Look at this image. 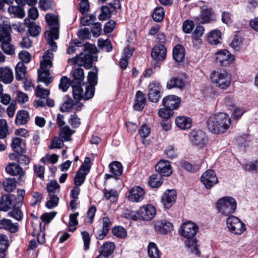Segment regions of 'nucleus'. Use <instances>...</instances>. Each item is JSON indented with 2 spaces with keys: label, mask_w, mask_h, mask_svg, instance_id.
<instances>
[{
  "label": "nucleus",
  "mask_w": 258,
  "mask_h": 258,
  "mask_svg": "<svg viewBox=\"0 0 258 258\" xmlns=\"http://www.w3.org/2000/svg\"><path fill=\"white\" fill-rule=\"evenodd\" d=\"M156 213L155 208L151 205H144L137 211V217L140 220L150 221Z\"/></svg>",
  "instance_id": "6e6552de"
},
{
  "label": "nucleus",
  "mask_w": 258,
  "mask_h": 258,
  "mask_svg": "<svg viewBox=\"0 0 258 258\" xmlns=\"http://www.w3.org/2000/svg\"><path fill=\"white\" fill-rule=\"evenodd\" d=\"M49 196L50 200L46 202V206L49 209H52L57 205L59 198L53 194Z\"/></svg>",
  "instance_id": "338daca9"
},
{
  "label": "nucleus",
  "mask_w": 258,
  "mask_h": 258,
  "mask_svg": "<svg viewBox=\"0 0 258 258\" xmlns=\"http://www.w3.org/2000/svg\"><path fill=\"white\" fill-rule=\"evenodd\" d=\"M82 85L75 84L74 85H71L73 88V95L75 100L79 102L83 99V90L81 87Z\"/></svg>",
  "instance_id": "de8ad7c7"
},
{
  "label": "nucleus",
  "mask_w": 258,
  "mask_h": 258,
  "mask_svg": "<svg viewBox=\"0 0 258 258\" xmlns=\"http://www.w3.org/2000/svg\"><path fill=\"white\" fill-rule=\"evenodd\" d=\"M162 104L165 107L171 108L172 110L178 108L180 104L179 97L174 95L165 97L162 100Z\"/></svg>",
  "instance_id": "6ab92c4d"
},
{
  "label": "nucleus",
  "mask_w": 258,
  "mask_h": 258,
  "mask_svg": "<svg viewBox=\"0 0 258 258\" xmlns=\"http://www.w3.org/2000/svg\"><path fill=\"white\" fill-rule=\"evenodd\" d=\"M231 124V119L224 112H219L211 115L207 120L208 129L214 134L226 132Z\"/></svg>",
  "instance_id": "f03ea898"
},
{
  "label": "nucleus",
  "mask_w": 258,
  "mask_h": 258,
  "mask_svg": "<svg viewBox=\"0 0 258 258\" xmlns=\"http://www.w3.org/2000/svg\"><path fill=\"white\" fill-rule=\"evenodd\" d=\"M49 69L50 68H47L45 69L40 68L42 71L39 69L38 70L39 81L44 83L46 86H48L51 82V78L49 77Z\"/></svg>",
  "instance_id": "473e14b6"
},
{
  "label": "nucleus",
  "mask_w": 258,
  "mask_h": 258,
  "mask_svg": "<svg viewBox=\"0 0 258 258\" xmlns=\"http://www.w3.org/2000/svg\"><path fill=\"white\" fill-rule=\"evenodd\" d=\"M0 228L8 230L12 233H14L18 230L17 226L7 219L0 220Z\"/></svg>",
  "instance_id": "72a5a7b5"
},
{
  "label": "nucleus",
  "mask_w": 258,
  "mask_h": 258,
  "mask_svg": "<svg viewBox=\"0 0 258 258\" xmlns=\"http://www.w3.org/2000/svg\"><path fill=\"white\" fill-rule=\"evenodd\" d=\"M176 191L173 189H168L163 194L161 202L167 209H169L175 203L176 199Z\"/></svg>",
  "instance_id": "2eb2a0df"
},
{
  "label": "nucleus",
  "mask_w": 258,
  "mask_h": 258,
  "mask_svg": "<svg viewBox=\"0 0 258 258\" xmlns=\"http://www.w3.org/2000/svg\"><path fill=\"white\" fill-rule=\"evenodd\" d=\"M191 143L199 148H203L206 145L207 138L205 133L201 130H194L190 134Z\"/></svg>",
  "instance_id": "9d476101"
},
{
  "label": "nucleus",
  "mask_w": 258,
  "mask_h": 258,
  "mask_svg": "<svg viewBox=\"0 0 258 258\" xmlns=\"http://www.w3.org/2000/svg\"><path fill=\"white\" fill-rule=\"evenodd\" d=\"M216 208L218 213L222 216H227L235 212L237 208L236 200L229 196L223 197L216 203Z\"/></svg>",
  "instance_id": "20e7f679"
},
{
  "label": "nucleus",
  "mask_w": 258,
  "mask_h": 258,
  "mask_svg": "<svg viewBox=\"0 0 258 258\" xmlns=\"http://www.w3.org/2000/svg\"><path fill=\"white\" fill-rule=\"evenodd\" d=\"M184 87V83L181 79L173 78L170 79L167 83V88L171 89L173 88H178L181 89Z\"/></svg>",
  "instance_id": "a18cd8bd"
},
{
  "label": "nucleus",
  "mask_w": 258,
  "mask_h": 258,
  "mask_svg": "<svg viewBox=\"0 0 258 258\" xmlns=\"http://www.w3.org/2000/svg\"><path fill=\"white\" fill-rule=\"evenodd\" d=\"M98 70L96 67H94L91 71H90L88 73L87 77V80L88 81V84L90 85H93L94 87L97 84V74Z\"/></svg>",
  "instance_id": "c03bdc74"
},
{
  "label": "nucleus",
  "mask_w": 258,
  "mask_h": 258,
  "mask_svg": "<svg viewBox=\"0 0 258 258\" xmlns=\"http://www.w3.org/2000/svg\"><path fill=\"white\" fill-rule=\"evenodd\" d=\"M70 86H71V82L68 78L63 77L60 79L59 88L63 92H66Z\"/></svg>",
  "instance_id": "052dcab7"
},
{
  "label": "nucleus",
  "mask_w": 258,
  "mask_h": 258,
  "mask_svg": "<svg viewBox=\"0 0 258 258\" xmlns=\"http://www.w3.org/2000/svg\"><path fill=\"white\" fill-rule=\"evenodd\" d=\"M63 140L61 139L59 137H54L49 148L50 149H60L63 146Z\"/></svg>",
  "instance_id": "0e129e2a"
},
{
  "label": "nucleus",
  "mask_w": 258,
  "mask_h": 258,
  "mask_svg": "<svg viewBox=\"0 0 258 258\" xmlns=\"http://www.w3.org/2000/svg\"><path fill=\"white\" fill-rule=\"evenodd\" d=\"M154 227L157 232L162 234H166L173 229L172 224L166 220L157 221Z\"/></svg>",
  "instance_id": "aec40b11"
},
{
  "label": "nucleus",
  "mask_w": 258,
  "mask_h": 258,
  "mask_svg": "<svg viewBox=\"0 0 258 258\" xmlns=\"http://www.w3.org/2000/svg\"><path fill=\"white\" fill-rule=\"evenodd\" d=\"M204 30L205 29L203 26H197L192 33V40L198 41L199 40V38L202 36Z\"/></svg>",
  "instance_id": "e2e57ef3"
},
{
  "label": "nucleus",
  "mask_w": 258,
  "mask_h": 258,
  "mask_svg": "<svg viewBox=\"0 0 258 258\" xmlns=\"http://www.w3.org/2000/svg\"><path fill=\"white\" fill-rule=\"evenodd\" d=\"M8 133L7 121L5 119H0V139H4Z\"/></svg>",
  "instance_id": "680f3d73"
},
{
  "label": "nucleus",
  "mask_w": 258,
  "mask_h": 258,
  "mask_svg": "<svg viewBox=\"0 0 258 258\" xmlns=\"http://www.w3.org/2000/svg\"><path fill=\"white\" fill-rule=\"evenodd\" d=\"M162 86L155 82H153L148 86V97L149 101L152 102H157L161 97Z\"/></svg>",
  "instance_id": "1a4fd4ad"
},
{
  "label": "nucleus",
  "mask_w": 258,
  "mask_h": 258,
  "mask_svg": "<svg viewBox=\"0 0 258 258\" xmlns=\"http://www.w3.org/2000/svg\"><path fill=\"white\" fill-rule=\"evenodd\" d=\"M148 255L151 258H160V252L155 243L150 242L148 247Z\"/></svg>",
  "instance_id": "603ef678"
},
{
  "label": "nucleus",
  "mask_w": 258,
  "mask_h": 258,
  "mask_svg": "<svg viewBox=\"0 0 258 258\" xmlns=\"http://www.w3.org/2000/svg\"><path fill=\"white\" fill-rule=\"evenodd\" d=\"M49 94V91L48 90L41 87L40 85L37 86L35 90V95L38 97H39L40 99H45L48 97Z\"/></svg>",
  "instance_id": "6e6d98bb"
},
{
  "label": "nucleus",
  "mask_w": 258,
  "mask_h": 258,
  "mask_svg": "<svg viewBox=\"0 0 258 258\" xmlns=\"http://www.w3.org/2000/svg\"><path fill=\"white\" fill-rule=\"evenodd\" d=\"M8 12L10 14H13L15 17L23 18L25 17V13L24 9L20 6H10L8 9Z\"/></svg>",
  "instance_id": "e433bc0d"
},
{
  "label": "nucleus",
  "mask_w": 258,
  "mask_h": 258,
  "mask_svg": "<svg viewBox=\"0 0 258 258\" xmlns=\"http://www.w3.org/2000/svg\"><path fill=\"white\" fill-rule=\"evenodd\" d=\"M12 29L10 25L0 23V42L12 41Z\"/></svg>",
  "instance_id": "4be33fe9"
},
{
  "label": "nucleus",
  "mask_w": 258,
  "mask_h": 258,
  "mask_svg": "<svg viewBox=\"0 0 258 258\" xmlns=\"http://www.w3.org/2000/svg\"><path fill=\"white\" fill-rule=\"evenodd\" d=\"M9 215L18 221H21L23 216V213L18 207H14L12 211L9 212Z\"/></svg>",
  "instance_id": "bf43d9fd"
},
{
  "label": "nucleus",
  "mask_w": 258,
  "mask_h": 258,
  "mask_svg": "<svg viewBox=\"0 0 258 258\" xmlns=\"http://www.w3.org/2000/svg\"><path fill=\"white\" fill-rule=\"evenodd\" d=\"M5 170L10 175L16 176L23 171V169L19 164L10 163L6 166Z\"/></svg>",
  "instance_id": "f704fd0d"
},
{
  "label": "nucleus",
  "mask_w": 258,
  "mask_h": 258,
  "mask_svg": "<svg viewBox=\"0 0 258 258\" xmlns=\"http://www.w3.org/2000/svg\"><path fill=\"white\" fill-rule=\"evenodd\" d=\"M74 131L68 125L61 127L60 130L59 136L64 141H68L71 140V137Z\"/></svg>",
  "instance_id": "37998d69"
},
{
  "label": "nucleus",
  "mask_w": 258,
  "mask_h": 258,
  "mask_svg": "<svg viewBox=\"0 0 258 258\" xmlns=\"http://www.w3.org/2000/svg\"><path fill=\"white\" fill-rule=\"evenodd\" d=\"M24 25L28 28L29 33L32 37H35L41 32V29L40 27L28 19H25Z\"/></svg>",
  "instance_id": "5701e85b"
},
{
  "label": "nucleus",
  "mask_w": 258,
  "mask_h": 258,
  "mask_svg": "<svg viewBox=\"0 0 258 258\" xmlns=\"http://www.w3.org/2000/svg\"><path fill=\"white\" fill-rule=\"evenodd\" d=\"M209 43L212 45H217L221 42V33L217 30H214L211 31L207 38Z\"/></svg>",
  "instance_id": "2f4dec72"
},
{
  "label": "nucleus",
  "mask_w": 258,
  "mask_h": 258,
  "mask_svg": "<svg viewBox=\"0 0 258 258\" xmlns=\"http://www.w3.org/2000/svg\"><path fill=\"white\" fill-rule=\"evenodd\" d=\"M145 194V191L143 188L140 186H134L130 190L128 198L132 202H139L144 199Z\"/></svg>",
  "instance_id": "f3484780"
},
{
  "label": "nucleus",
  "mask_w": 258,
  "mask_h": 258,
  "mask_svg": "<svg viewBox=\"0 0 258 258\" xmlns=\"http://www.w3.org/2000/svg\"><path fill=\"white\" fill-rule=\"evenodd\" d=\"M155 170L161 176H169L172 172L170 162L165 160H160L156 165Z\"/></svg>",
  "instance_id": "dca6fc26"
},
{
  "label": "nucleus",
  "mask_w": 258,
  "mask_h": 258,
  "mask_svg": "<svg viewBox=\"0 0 258 258\" xmlns=\"http://www.w3.org/2000/svg\"><path fill=\"white\" fill-rule=\"evenodd\" d=\"M30 119L29 113L24 110L18 111L17 113L15 123L17 125H22L26 124Z\"/></svg>",
  "instance_id": "cd10ccee"
},
{
  "label": "nucleus",
  "mask_w": 258,
  "mask_h": 258,
  "mask_svg": "<svg viewBox=\"0 0 258 258\" xmlns=\"http://www.w3.org/2000/svg\"><path fill=\"white\" fill-rule=\"evenodd\" d=\"M185 244L189 251L197 255L200 254L197 240L191 238L188 239L186 240Z\"/></svg>",
  "instance_id": "79ce46f5"
},
{
  "label": "nucleus",
  "mask_w": 258,
  "mask_h": 258,
  "mask_svg": "<svg viewBox=\"0 0 258 258\" xmlns=\"http://www.w3.org/2000/svg\"><path fill=\"white\" fill-rule=\"evenodd\" d=\"M199 227L195 223L188 221L181 226V234L187 239L193 238L197 233Z\"/></svg>",
  "instance_id": "9b49d317"
},
{
  "label": "nucleus",
  "mask_w": 258,
  "mask_h": 258,
  "mask_svg": "<svg viewBox=\"0 0 258 258\" xmlns=\"http://www.w3.org/2000/svg\"><path fill=\"white\" fill-rule=\"evenodd\" d=\"M172 55L176 62H181L185 56L184 47L181 45H177L173 50Z\"/></svg>",
  "instance_id": "7c9ffc66"
},
{
  "label": "nucleus",
  "mask_w": 258,
  "mask_h": 258,
  "mask_svg": "<svg viewBox=\"0 0 258 258\" xmlns=\"http://www.w3.org/2000/svg\"><path fill=\"white\" fill-rule=\"evenodd\" d=\"M162 176L161 175L153 174L150 177L149 184L153 188L158 187L162 184Z\"/></svg>",
  "instance_id": "3c124183"
},
{
  "label": "nucleus",
  "mask_w": 258,
  "mask_h": 258,
  "mask_svg": "<svg viewBox=\"0 0 258 258\" xmlns=\"http://www.w3.org/2000/svg\"><path fill=\"white\" fill-rule=\"evenodd\" d=\"M114 11L109 6H102L101 8V13L99 17V19L101 21H104L111 17V14Z\"/></svg>",
  "instance_id": "8fccbe9b"
},
{
  "label": "nucleus",
  "mask_w": 258,
  "mask_h": 258,
  "mask_svg": "<svg viewBox=\"0 0 258 258\" xmlns=\"http://www.w3.org/2000/svg\"><path fill=\"white\" fill-rule=\"evenodd\" d=\"M50 47H51L50 46ZM56 49H57V48ZM56 49L54 51H56ZM52 51L54 50L51 48V50H48L44 53L43 60L40 62L41 68L46 69L47 68H50L52 67V63L51 60V59L53 57Z\"/></svg>",
  "instance_id": "b1692460"
},
{
  "label": "nucleus",
  "mask_w": 258,
  "mask_h": 258,
  "mask_svg": "<svg viewBox=\"0 0 258 258\" xmlns=\"http://www.w3.org/2000/svg\"><path fill=\"white\" fill-rule=\"evenodd\" d=\"M23 140L20 138H14L11 143L12 149L17 153H22L24 151Z\"/></svg>",
  "instance_id": "c9c22d12"
},
{
  "label": "nucleus",
  "mask_w": 258,
  "mask_h": 258,
  "mask_svg": "<svg viewBox=\"0 0 258 258\" xmlns=\"http://www.w3.org/2000/svg\"><path fill=\"white\" fill-rule=\"evenodd\" d=\"M152 57L157 61H162L166 56V48L163 44H157L152 49Z\"/></svg>",
  "instance_id": "a211bd4d"
},
{
  "label": "nucleus",
  "mask_w": 258,
  "mask_h": 258,
  "mask_svg": "<svg viewBox=\"0 0 258 258\" xmlns=\"http://www.w3.org/2000/svg\"><path fill=\"white\" fill-rule=\"evenodd\" d=\"M84 106L82 103L72 99L71 97L67 96L66 100L60 107V111L61 112L69 111L74 109L76 111H80Z\"/></svg>",
  "instance_id": "4468645a"
},
{
  "label": "nucleus",
  "mask_w": 258,
  "mask_h": 258,
  "mask_svg": "<svg viewBox=\"0 0 258 258\" xmlns=\"http://www.w3.org/2000/svg\"><path fill=\"white\" fill-rule=\"evenodd\" d=\"M9 245L8 237L6 235L0 234V258H5Z\"/></svg>",
  "instance_id": "58836bf2"
},
{
  "label": "nucleus",
  "mask_w": 258,
  "mask_h": 258,
  "mask_svg": "<svg viewBox=\"0 0 258 258\" xmlns=\"http://www.w3.org/2000/svg\"><path fill=\"white\" fill-rule=\"evenodd\" d=\"M60 187V185L56 180H51L47 185V190L49 196L52 195L56 192Z\"/></svg>",
  "instance_id": "5fc2aeb1"
},
{
  "label": "nucleus",
  "mask_w": 258,
  "mask_h": 258,
  "mask_svg": "<svg viewBox=\"0 0 258 258\" xmlns=\"http://www.w3.org/2000/svg\"><path fill=\"white\" fill-rule=\"evenodd\" d=\"M136 102L134 108L136 110L141 111L143 109L146 104V98L144 94L141 91H138L136 95Z\"/></svg>",
  "instance_id": "a878e982"
},
{
  "label": "nucleus",
  "mask_w": 258,
  "mask_h": 258,
  "mask_svg": "<svg viewBox=\"0 0 258 258\" xmlns=\"http://www.w3.org/2000/svg\"><path fill=\"white\" fill-rule=\"evenodd\" d=\"M0 78L5 84H10L13 80L12 71L8 68H0Z\"/></svg>",
  "instance_id": "393cba45"
},
{
  "label": "nucleus",
  "mask_w": 258,
  "mask_h": 258,
  "mask_svg": "<svg viewBox=\"0 0 258 258\" xmlns=\"http://www.w3.org/2000/svg\"><path fill=\"white\" fill-rule=\"evenodd\" d=\"M196 19L199 23L205 24L215 20L216 16L211 8L203 5L201 6L200 14Z\"/></svg>",
  "instance_id": "0eeeda50"
},
{
  "label": "nucleus",
  "mask_w": 258,
  "mask_h": 258,
  "mask_svg": "<svg viewBox=\"0 0 258 258\" xmlns=\"http://www.w3.org/2000/svg\"><path fill=\"white\" fill-rule=\"evenodd\" d=\"M229 231L234 234L240 235L246 230V226L239 218L233 215L229 216L226 220Z\"/></svg>",
  "instance_id": "39448f33"
},
{
  "label": "nucleus",
  "mask_w": 258,
  "mask_h": 258,
  "mask_svg": "<svg viewBox=\"0 0 258 258\" xmlns=\"http://www.w3.org/2000/svg\"><path fill=\"white\" fill-rule=\"evenodd\" d=\"M175 123L180 128L186 130L191 126V120L188 117L180 116L176 118Z\"/></svg>",
  "instance_id": "bb28decb"
},
{
  "label": "nucleus",
  "mask_w": 258,
  "mask_h": 258,
  "mask_svg": "<svg viewBox=\"0 0 258 258\" xmlns=\"http://www.w3.org/2000/svg\"><path fill=\"white\" fill-rule=\"evenodd\" d=\"M46 22L49 25V29L45 33V38L47 44L53 50L57 47L55 40L59 38V26L57 17L52 14L48 13L45 16Z\"/></svg>",
  "instance_id": "7ed1b4c3"
},
{
  "label": "nucleus",
  "mask_w": 258,
  "mask_h": 258,
  "mask_svg": "<svg viewBox=\"0 0 258 258\" xmlns=\"http://www.w3.org/2000/svg\"><path fill=\"white\" fill-rule=\"evenodd\" d=\"M210 78L212 82L221 89L228 87L231 81L229 74L225 71L221 72L214 71L211 74Z\"/></svg>",
  "instance_id": "423d86ee"
},
{
  "label": "nucleus",
  "mask_w": 258,
  "mask_h": 258,
  "mask_svg": "<svg viewBox=\"0 0 258 258\" xmlns=\"http://www.w3.org/2000/svg\"><path fill=\"white\" fill-rule=\"evenodd\" d=\"M215 60L221 66H226L234 60V56L227 50L223 49L217 51L215 54Z\"/></svg>",
  "instance_id": "ddd939ff"
},
{
  "label": "nucleus",
  "mask_w": 258,
  "mask_h": 258,
  "mask_svg": "<svg viewBox=\"0 0 258 258\" xmlns=\"http://www.w3.org/2000/svg\"><path fill=\"white\" fill-rule=\"evenodd\" d=\"M114 248L115 245L113 242H106L100 247L99 252L108 257L113 252Z\"/></svg>",
  "instance_id": "4c0bfd02"
},
{
  "label": "nucleus",
  "mask_w": 258,
  "mask_h": 258,
  "mask_svg": "<svg viewBox=\"0 0 258 258\" xmlns=\"http://www.w3.org/2000/svg\"><path fill=\"white\" fill-rule=\"evenodd\" d=\"M201 182L206 188L210 189L218 182L215 172L212 170L205 171L201 177Z\"/></svg>",
  "instance_id": "f8f14e48"
},
{
  "label": "nucleus",
  "mask_w": 258,
  "mask_h": 258,
  "mask_svg": "<svg viewBox=\"0 0 258 258\" xmlns=\"http://www.w3.org/2000/svg\"><path fill=\"white\" fill-rule=\"evenodd\" d=\"M113 234L119 238H124L126 236L125 229L121 226H115L112 229Z\"/></svg>",
  "instance_id": "4d7b16f0"
},
{
  "label": "nucleus",
  "mask_w": 258,
  "mask_h": 258,
  "mask_svg": "<svg viewBox=\"0 0 258 258\" xmlns=\"http://www.w3.org/2000/svg\"><path fill=\"white\" fill-rule=\"evenodd\" d=\"M79 11L83 15H85L89 10V3L88 0H80Z\"/></svg>",
  "instance_id": "69168bd1"
},
{
  "label": "nucleus",
  "mask_w": 258,
  "mask_h": 258,
  "mask_svg": "<svg viewBox=\"0 0 258 258\" xmlns=\"http://www.w3.org/2000/svg\"><path fill=\"white\" fill-rule=\"evenodd\" d=\"M95 87L93 85H87L85 87V91L83 93V99L85 100L92 98L94 95Z\"/></svg>",
  "instance_id": "864d4df0"
},
{
  "label": "nucleus",
  "mask_w": 258,
  "mask_h": 258,
  "mask_svg": "<svg viewBox=\"0 0 258 258\" xmlns=\"http://www.w3.org/2000/svg\"><path fill=\"white\" fill-rule=\"evenodd\" d=\"M158 114L161 117L167 119L173 115V111L171 108L165 107L159 110Z\"/></svg>",
  "instance_id": "13d9d810"
},
{
  "label": "nucleus",
  "mask_w": 258,
  "mask_h": 258,
  "mask_svg": "<svg viewBox=\"0 0 258 258\" xmlns=\"http://www.w3.org/2000/svg\"><path fill=\"white\" fill-rule=\"evenodd\" d=\"M11 41H7L1 42V49L5 53L8 55H13L15 53V47L11 43Z\"/></svg>",
  "instance_id": "49530a36"
},
{
  "label": "nucleus",
  "mask_w": 258,
  "mask_h": 258,
  "mask_svg": "<svg viewBox=\"0 0 258 258\" xmlns=\"http://www.w3.org/2000/svg\"><path fill=\"white\" fill-rule=\"evenodd\" d=\"M109 170L114 176H120L122 173V166L117 161H114L109 165Z\"/></svg>",
  "instance_id": "a19ab883"
},
{
  "label": "nucleus",
  "mask_w": 258,
  "mask_h": 258,
  "mask_svg": "<svg viewBox=\"0 0 258 258\" xmlns=\"http://www.w3.org/2000/svg\"><path fill=\"white\" fill-rule=\"evenodd\" d=\"M164 15L165 12L163 8L159 7L154 10L152 16L154 21L159 22L163 20Z\"/></svg>",
  "instance_id": "09e8293b"
},
{
  "label": "nucleus",
  "mask_w": 258,
  "mask_h": 258,
  "mask_svg": "<svg viewBox=\"0 0 258 258\" xmlns=\"http://www.w3.org/2000/svg\"><path fill=\"white\" fill-rule=\"evenodd\" d=\"M73 79L71 81V85L75 84L82 85L84 79V70L81 68L75 69L73 72Z\"/></svg>",
  "instance_id": "c85d7f7f"
},
{
  "label": "nucleus",
  "mask_w": 258,
  "mask_h": 258,
  "mask_svg": "<svg viewBox=\"0 0 258 258\" xmlns=\"http://www.w3.org/2000/svg\"><path fill=\"white\" fill-rule=\"evenodd\" d=\"M96 47L94 45L86 43L83 46V52L68 60L70 65L83 66L86 69H89L93 66V61L97 60V57L94 56Z\"/></svg>",
  "instance_id": "f257e3e1"
},
{
  "label": "nucleus",
  "mask_w": 258,
  "mask_h": 258,
  "mask_svg": "<svg viewBox=\"0 0 258 258\" xmlns=\"http://www.w3.org/2000/svg\"><path fill=\"white\" fill-rule=\"evenodd\" d=\"M3 186L6 191L12 192L16 188V180L15 178H6L3 181Z\"/></svg>",
  "instance_id": "ea45409f"
},
{
  "label": "nucleus",
  "mask_w": 258,
  "mask_h": 258,
  "mask_svg": "<svg viewBox=\"0 0 258 258\" xmlns=\"http://www.w3.org/2000/svg\"><path fill=\"white\" fill-rule=\"evenodd\" d=\"M243 168L248 171H258V160L254 162H248L243 165Z\"/></svg>",
  "instance_id": "774afa93"
},
{
  "label": "nucleus",
  "mask_w": 258,
  "mask_h": 258,
  "mask_svg": "<svg viewBox=\"0 0 258 258\" xmlns=\"http://www.w3.org/2000/svg\"><path fill=\"white\" fill-rule=\"evenodd\" d=\"M15 196L13 195L2 196L0 200V211H8L13 205Z\"/></svg>",
  "instance_id": "412c9836"
},
{
  "label": "nucleus",
  "mask_w": 258,
  "mask_h": 258,
  "mask_svg": "<svg viewBox=\"0 0 258 258\" xmlns=\"http://www.w3.org/2000/svg\"><path fill=\"white\" fill-rule=\"evenodd\" d=\"M26 67L24 63L19 62L15 67V75L17 80L20 81L27 77Z\"/></svg>",
  "instance_id": "c756f323"
}]
</instances>
